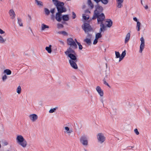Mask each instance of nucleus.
<instances>
[{
    "instance_id": "ddd939ff",
    "label": "nucleus",
    "mask_w": 151,
    "mask_h": 151,
    "mask_svg": "<svg viewBox=\"0 0 151 151\" xmlns=\"http://www.w3.org/2000/svg\"><path fill=\"white\" fill-rule=\"evenodd\" d=\"M9 13L11 19H13L15 18L16 14L13 9H11L9 11Z\"/></svg>"
},
{
    "instance_id": "680f3d73",
    "label": "nucleus",
    "mask_w": 151,
    "mask_h": 151,
    "mask_svg": "<svg viewBox=\"0 0 151 151\" xmlns=\"http://www.w3.org/2000/svg\"><path fill=\"white\" fill-rule=\"evenodd\" d=\"M28 17H29V19H30V20H31V16L30 15H28Z\"/></svg>"
},
{
    "instance_id": "aec40b11",
    "label": "nucleus",
    "mask_w": 151,
    "mask_h": 151,
    "mask_svg": "<svg viewBox=\"0 0 151 151\" xmlns=\"http://www.w3.org/2000/svg\"><path fill=\"white\" fill-rule=\"evenodd\" d=\"M124 0H116L117 3V6L118 8H121L122 6V3L123 2Z\"/></svg>"
},
{
    "instance_id": "423d86ee",
    "label": "nucleus",
    "mask_w": 151,
    "mask_h": 151,
    "mask_svg": "<svg viewBox=\"0 0 151 151\" xmlns=\"http://www.w3.org/2000/svg\"><path fill=\"white\" fill-rule=\"evenodd\" d=\"M98 142L101 144L103 143L106 140V137L102 133H98L96 136Z\"/></svg>"
},
{
    "instance_id": "37998d69",
    "label": "nucleus",
    "mask_w": 151,
    "mask_h": 151,
    "mask_svg": "<svg viewBox=\"0 0 151 151\" xmlns=\"http://www.w3.org/2000/svg\"><path fill=\"white\" fill-rule=\"evenodd\" d=\"M126 55V51L124 50L122 52V54L121 55V56H120L124 58V57Z\"/></svg>"
},
{
    "instance_id": "052dcab7",
    "label": "nucleus",
    "mask_w": 151,
    "mask_h": 151,
    "mask_svg": "<svg viewBox=\"0 0 151 151\" xmlns=\"http://www.w3.org/2000/svg\"><path fill=\"white\" fill-rule=\"evenodd\" d=\"M144 7L145 9H147L148 8V6L147 5H146L144 6Z\"/></svg>"
},
{
    "instance_id": "f03ea898",
    "label": "nucleus",
    "mask_w": 151,
    "mask_h": 151,
    "mask_svg": "<svg viewBox=\"0 0 151 151\" xmlns=\"http://www.w3.org/2000/svg\"><path fill=\"white\" fill-rule=\"evenodd\" d=\"M17 142L22 147L25 148L27 145V142L23 137L21 135H18L16 138Z\"/></svg>"
},
{
    "instance_id": "338daca9",
    "label": "nucleus",
    "mask_w": 151,
    "mask_h": 151,
    "mask_svg": "<svg viewBox=\"0 0 151 151\" xmlns=\"http://www.w3.org/2000/svg\"><path fill=\"white\" fill-rule=\"evenodd\" d=\"M131 147V148H133V147H133V146H131V147Z\"/></svg>"
},
{
    "instance_id": "e2e57ef3",
    "label": "nucleus",
    "mask_w": 151,
    "mask_h": 151,
    "mask_svg": "<svg viewBox=\"0 0 151 151\" xmlns=\"http://www.w3.org/2000/svg\"><path fill=\"white\" fill-rule=\"evenodd\" d=\"M84 151H88L85 148H84Z\"/></svg>"
},
{
    "instance_id": "0eeeda50",
    "label": "nucleus",
    "mask_w": 151,
    "mask_h": 151,
    "mask_svg": "<svg viewBox=\"0 0 151 151\" xmlns=\"http://www.w3.org/2000/svg\"><path fill=\"white\" fill-rule=\"evenodd\" d=\"M80 142L85 146H87L88 145V139L87 137L85 136H83L81 137Z\"/></svg>"
},
{
    "instance_id": "cd10ccee",
    "label": "nucleus",
    "mask_w": 151,
    "mask_h": 151,
    "mask_svg": "<svg viewBox=\"0 0 151 151\" xmlns=\"http://www.w3.org/2000/svg\"><path fill=\"white\" fill-rule=\"evenodd\" d=\"M88 6L91 8V9L93 8V5L92 3L91 0H88Z\"/></svg>"
},
{
    "instance_id": "c9c22d12",
    "label": "nucleus",
    "mask_w": 151,
    "mask_h": 151,
    "mask_svg": "<svg viewBox=\"0 0 151 151\" xmlns=\"http://www.w3.org/2000/svg\"><path fill=\"white\" fill-rule=\"evenodd\" d=\"M45 12L46 15H48L50 13V11L49 10L46 8L45 9Z\"/></svg>"
},
{
    "instance_id": "2eb2a0df",
    "label": "nucleus",
    "mask_w": 151,
    "mask_h": 151,
    "mask_svg": "<svg viewBox=\"0 0 151 151\" xmlns=\"http://www.w3.org/2000/svg\"><path fill=\"white\" fill-rule=\"evenodd\" d=\"M61 13H62L58 12L56 14L55 19L58 22H60L62 20V17Z\"/></svg>"
},
{
    "instance_id": "f704fd0d",
    "label": "nucleus",
    "mask_w": 151,
    "mask_h": 151,
    "mask_svg": "<svg viewBox=\"0 0 151 151\" xmlns=\"http://www.w3.org/2000/svg\"><path fill=\"white\" fill-rule=\"evenodd\" d=\"M21 88L20 86H19L17 89V92L18 94H20L21 92Z\"/></svg>"
},
{
    "instance_id": "4be33fe9",
    "label": "nucleus",
    "mask_w": 151,
    "mask_h": 151,
    "mask_svg": "<svg viewBox=\"0 0 151 151\" xmlns=\"http://www.w3.org/2000/svg\"><path fill=\"white\" fill-rule=\"evenodd\" d=\"M84 42L88 45H91V39L89 38H86L84 40Z\"/></svg>"
},
{
    "instance_id": "4d7b16f0",
    "label": "nucleus",
    "mask_w": 151,
    "mask_h": 151,
    "mask_svg": "<svg viewBox=\"0 0 151 151\" xmlns=\"http://www.w3.org/2000/svg\"><path fill=\"white\" fill-rule=\"evenodd\" d=\"M119 61H120L122 60L124 58H123L121 56H120V57H119Z\"/></svg>"
},
{
    "instance_id": "1a4fd4ad",
    "label": "nucleus",
    "mask_w": 151,
    "mask_h": 151,
    "mask_svg": "<svg viewBox=\"0 0 151 151\" xmlns=\"http://www.w3.org/2000/svg\"><path fill=\"white\" fill-rule=\"evenodd\" d=\"M77 62V60L74 61L70 60L69 61L71 67L75 69H77L78 68V66L76 63Z\"/></svg>"
},
{
    "instance_id": "f3484780",
    "label": "nucleus",
    "mask_w": 151,
    "mask_h": 151,
    "mask_svg": "<svg viewBox=\"0 0 151 151\" xmlns=\"http://www.w3.org/2000/svg\"><path fill=\"white\" fill-rule=\"evenodd\" d=\"M109 79V78L108 76L107 75L105 76V77L103 79V83L105 85L107 86L109 88H110V86L109 85V84L106 82V81H108Z\"/></svg>"
},
{
    "instance_id": "473e14b6",
    "label": "nucleus",
    "mask_w": 151,
    "mask_h": 151,
    "mask_svg": "<svg viewBox=\"0 0 151 151\" xmlns=\"http://www.w3.org/2000/svg\"><path fill=\"white\" fill-rule=\"evenodd\" d=\"M35 2L39 6H42L43 4L42 1H38V0H35Z\"/></svg>"
},
{
    "instance_id": "b1692460",
    "label": "nucleus",
    "mask_w": 151,
    "mask_h": 151,
    "mask_svg": "<svg viewBox=\"0 0 151 151\" xmlns=\"http://www.w3.org/2000/svg\"><path fill=\"white\" fill-rule=\"evenodd\" d=\"M52 45H50L48 47H45V50L49 53H51L52 52Z\"/></svg>"
},
{
    "instance_id": "a878e982",
    "label": "nucleus",
    "mask_w": 151,
    "mask_h": 151,
    "mask_svg": "<svg viewBox=\"0 0 151 151\" xmlns=\"http://www.w3.org/2000/svg\"><path fill=\"white\" fill-rule=\"evenodd\" d=\"M41 29L42 30H44L46 28H49V26L47 25L44 24H41Z\"/></svg>"
},
{
    "instance_id": "6ab92c4d",
    "label": "nucleus",
    "mask_w": 151,
    "mask_h": 151,
    "mask_svg": "<svg viewBox=\"0 0 151 151\" xmlns=\"http://www.w3.org/2000/svg\"><path fill=\"white\" fill-rule=\"evenodd\" d=\"M100 28L99 31L100 32H104L106 30V26L104 25V23H100Z\"/></svg>"
},
{
    "instance_id": "69168bd1",
    "label": "nucleus",
    "mask_w": 151,
    "mask_h": 151,
    "mask_svg": "<svg viewBox=\"0 0 151 151\" xmlns=\"http://www.w3.org/2000/svg\"><path fill=\"white\" fill-rule=\"evenodd\" d=\"M141 4H142V5H143V3H142V0H141Z\"/></svg>"
},
{
    "instance_id": "393cba45",
    "label": "nucleus",
    "mask_w": 151,
    "mask_h": 151,
    "mask_svg": "<svg viewBox=\"0 0 151 151\" xmlns=\"http://www.w3.org/2000/svg\"><path fill=\"white\" fill-rule=\"evenodd\" d=\"M57 33L59 34H62L64 36H67L68 35V33L64 31H59Z\"/></svg>"
},
{
    "instance_id": "ea45409f",
    "label": "nucleus",
    "mask_w": 151,
    "mask_h": 151,
    "mask_svg": "<svg viewBox=\"0 0 151 151\" xmlns=\"http://www.w3.org/2000/svg\"><path fill=\"white\" fill-rule=\"evenodd\" d=\"M116 58H118L120 56V53L119 52L117 51H115Z\"/></svg>"
},
{
    "instance_id": "412c9836",
    "label": "nucleus",
    "mask_w": 151,
    "mask_h": 151,
    "mask_svg": "<svg viewBox=\"0 0 151 151\" xmlns=\"http://www.w3.org/2000/svg\"><path fill=\"white\" fill-rule=\"evenodd\" d=\"M130 33H128L126 36L125 40V43H126L127 42H128L130 38Z\"/></svg>"
},
{
    "instance_id": "7c9ffc66",
    "label": "nucleus",
    "mask_w": 151,
    "mask_h": 151,
    "mask_svg": "<svg viewBox=\"0 0 151 151\" xmlns=\"http://www.w3.org/2000/svg\"><path fill=\"white\" fill-rule=\"evenodd\" d=\"M18 20V23L19 24V25L21 27L23 26V24L22 22V20L21 19L18 18H17Z\"/></svg>"
},
{
    "instance_id": "f257e3e1",
    "label": "nucleus",
    "mask_w": 151,
    "mask_h": 151,
    "mask_svg": "<svg viewBox=\"0 0 151 151\" xmlns=\"http://www.w3.org/2000/svg\"><path fill=\"white\" fill-rule=\"evenodd\" d=\"M54 5L56 6L58 12L63 13L66 11V8L64 6V3L58 0H52Z\"/></svg>"
},
{
    "instance_id": "2f4dec72",
    "label": "nucleus",
    "mask_w": 151,
    "mask_h": 151,
    "mask_svg": "<svg viewBox=\"0 0 151 151\" xmlns=\"http://www.w3.org/2000/svg\"><path fill=\"white\" fill-rule=\"evenodd\" d=\"M145 45H140V50H139V52L142 53L144 49V48Z\"/></svg>"
},
{
    "instance_id": "a211bd4d",
    "label": "nucleus",
    "mask_w": 151,
    "mask_h": 151,
    "mask_svg": "<svg viewBox=\"0 0 151 151\" xmlns=\"http://www.w3.org/2000/svg\"><path fill=\"white\" fill-rule=\"evenodd\" d=\"M29 117L30 119L33 122L35 121L37 119V115L35 114L30 115Z\"/></svg>"
},
{
    "instance_id": "e433bc0d",
    "label": "nucleus",
    "mask_w": 151,
    "mask_h": 151,
    "mask_svg": "<svg viewBox=\"0 0 151 151\" xmlns=\"http://www.w3.org/2000/svg\"><path fill=\"white\" fill-rule=\"evenodd\" d=\"M83 17L84 19L85 20H87L89 18V16L88 15H86L85 14H83Z\"/></svg>"
},
{
    "instance_id": "13d9d810",
    "label": "nucleus",
    "mask_w": 151,
    "mask_h": 151,
    "mask_svg": "<svg viewBox=\"0 0 151 151\" xmlns=\"http://www.w3.org/2000/svg\"><path fill=\"white\" fill-rule=\"evenodd\" d=\"M85 13H90V12L88 10H86L85 11Z\"/></svg>"
},
{
    "instance_id": "6e6552de",
    "label": "nucleus",
    "mask_w": 151,
    "mask_h": 151,
    "mask_svg": "<svg viewBox=\"0 0 151 151\" xmlns=\"http://www.w3.org/2000/svg\"><path fill=\"white\" fill-rule=\"evenodd\" d=\"M83 28L85 32H88L92 30V28L90 24L87 23H85Z\"/></svg>"
},
{
    "instance_id": "09e8293b",
    "label": "nucleus",
    "mask_w": 151,
    "mask_h": 151,
    "mask_svg": "<svg viewBox=\"0 0 151 151\" xmlns=\"http://www.w3.org/2000/svg\"><path fill=\"white\" fill-rule=\"evenodd\" d=\"M98 39L95 38V40H94L93 41V44L96 45L97 44V43L98 42Z\"/></svg>"
},
{
    "instance_id": "7ed1b4c3",
    "label": "nucleus",
    "mask_w": 151,
    "mask_h": 151,
    "mask_svg": "<svg viewBox=\"0 0 151 151\" xmlns=\"http://www.w3.org/2000/svg\"><path fill=\"white\" fill-rule=\"evenodd\" d=\"M97 18V23L98 24L104 23L105 21V17L103 13L97 15H93L92 17V19H94Z\"/></svg>"
},
{
    "instance_id": "49530a36",
    "label": "nucleus",
    "mask_w": 151,
    "mask_h": 151,
    "mask_svg": "<svg viewBox=\"0 0 151 151\" xmlns=\"http://www.w3.org/2000/svg\"><path fill=\"white\" fill-rule=\"evenodd\" d=\"M57 27L58 28H60L63 27V26L61 24H57Z\"/></svg>"
},
{
    "instance_id": "5701e85b",
    "label": "nucleus",
    "mask_w": 151,
    "mask_h": 151,
    "mask_svg": "<svg viewBox=\"0 0 151 151\" xmlns=\"http://www.w3.org/2000/svg\"><path fill=\"white\" fill-rule=\"evenodd\" d=\"M62 19L64 21H68L69 19V17L68 15H64L62 16Z\"/></svg>"
},
{
    "instance_id": "c03bdc74",
    "label": "nucleus",
    "mask_w": 151,
    "mask_h": 151,
    "mask_svg": "<svg viewBox=\"0 0 151 151\" xmlns=\"http://www.w3.org/2000/svg\"><path fill=\"white\" fill-rule=\"evenodd\" d=\"M101 1L104 4H107L108 2V0H101Z\"/></svg>"
},
{
    "instance_id": "a18cd8bd",
    "label": "nucleus",
    "mask_w": 151,
    "mask_h": 151,
    "mask_svg": "<svg viewBox=\"0 0 151 151\" xmlns=\"http://www.w3.org/2000/svg\"><path fill=\"white\" fill-rule=\"evenodd\" d=\"M77 44L78 45L79 49L81 50L82 49L83 47L82 45L80 43L77 42Z\"/></svg>"
},
{
    "instance_id": "864d4df0",
    "label": "nucleus",
    "mask_w": 151,
    "mask_h": 151,
    "mask_svg": "<svg viewBox=\"0 0 151 151\" xmlns=\"http://www.w3.org/2000/svg\"><path fill=\"white\" fill-rule=\"evenodd\" d=\"M59 41L61 44L63 45H64V43L63 41L62 40H59Z\"/></svg>"
},
{
    "instance_id": "9d476101",
    "label": "nucleus",
    "mask_w": 151,
    "mask_h": 151,
    "mask_svg": "<svg viewBox=\"0 0 151 151\" xmlns=\"http://www.w3.org/2000/svg\"><path fill=\"white\" fill-rule=\"evenodd\" d=\"M96 89L99 94L100 96L102 97L104 95L103 91L101 89L100 86H97L96 87Z\"/></svg>"
},
{
    "instance_id": "6e6d98bb",
    "label": "nucleus",
    "mask_w": 151,
    "mask_h": 151,
    "mask_svg": "<svg viewBox=\"0 0 151 151\" xmlns=\"http://www.w3.org/2000/svg\"><path fill=\"white\" fill-rule=\"evenodd\" d=\"M134 21L135 22H137V18L136 17H134L133 19Z\"/></svg>"
},
{
    "instance_id": "f8f14e48",
    "label": "nucleus",
    "mask_w": 151,
    "mask_h": 151,
    "mask_svg": "<svg viewBox=\"0 0 151 151\" xmlns=\"http://www.w3.org/2000/svg\"><path fill=\"white\" fill-rule=\"evenodd\" d=\"M104 23L106 24V26L108 27H110L112 25L113 22L111 20L108 19L105 21Z\"/></svg>"
},
{
    "instance_id": "c756f323",
    "label": "nucleus",
    "mask_w": 151,
    "mask_h": 151,
    "mask_svg": "<svg viewBox=\"0 0 151 151\" xmlns=\"http://www.w3.org/2000/svg\"><path fill=\"white\" fill-rule=\"evenodd\" d=\"M101 33V32H100V31H99V33H96V35L95 38L98 39L99 38L101 37H102V35Z\"/></svg>"
},
{
    "instance_id": "c85d7f7f",
    "label": "nucleus",
    "mask_w": 151,
    "mask_h": 151,
    "mask_svg": "<svg viewBox=\"0 0 151 151\" xmlns=\"http://www.w3.org/2000/svg\"><path fill=\"white\" fill-rule=\"evenodd\" d=\"M6 41V39H4L3 37L0 35V43H4Z\"/></svg>"
},
{
    "instance_id": "58836bf2",
    "label": "nucleus",
    "mask_w": 151,
    "mask_h": 151,
    "mask_svg": "<svg viewBox=\"0 0 151 151\" xmlns=\"http://www.w3.org/2000/svg\"><path fill=\"white\" fill-rule=\"evenodd\" d=\"M140 40L141 41L140 45H145V40L143 37H141L140 38Z\"/></svg>"
},
{
    "instance_id": "8fccbe9b",
    "label": "nucleus",
    "mask_w": 151,
    "mask_h": 151,
    "mask_svg": "<svg viewBox=\"0 0 151 151\" xmlns=\"http://www.w3.org/2000/svg\"><path fill=\"white\" fill-rule=\"evenodd\" d=\"M134 132L137 135H138L139 134V132L138 131L137 129H134Z\"/></svg>"
},
{
    "instance_id": "a19ab883",
    "label": "nucleus",
    "mask_w": 151,
    "mask_h": 151,
    "mask_svg": "<svg viewBox=\"0 0 151 151\" xmlns=\"http://www.w3.org/2000/svg\"><path fill=\"white\" fill-rule=\"evenodd\" d=\"M7 76L6 75H4L2 77V80L4 82L5 81H6V80L7 79Z\"/></svg>"
},
{
    "instance_id": "79ce46f5",
    "label": "nucleus",
    "mask_w": 151,
    "mask_h": 151,
    "mask_svg": "<svg viewBox=\"0 0 151 151\" xmlns=\"http://www.w3.org/2000/svg\"><path fill=\"white\" fill-rule=\"evenodd\" d=\"M55 8L52 9H51L50 10V12L52 14V17H54V15H53V14L55 12Z\"/></svg>"
},
{
    "instance_id": "bf43d9fd",
    "label": "nucleus",
    "mask_w": 151,
    "mask_h": 151,
    "mask_svg": "<svg viewBox=\"0 0 151 151\" xmlns=\"http://www.w3.org/2000/svg\"><path fill=\"white\" fill-rule=\"evenodd\" d=\"M97 3H98L99 2L101 1V0H94Z\"/></svg>"
},
{
    "instance_id": "72a5a7b5",
    "label": "nucleus",
    "mask_w": 151,
    "mask_h": 151,
    "mask_svg": "<svg viewBox=\"0 0 151 151\" xmlns=\"http://www.w3.org/2000/svg\"><path fill=\"white\" fill-rule=\"evenodd\" d=\"M140 24V23L139 22H137L136 28L138 31H139Z\"/></svg>"
},
{
    "instance_id": "603ef678",
    "label": "nucleus",
    "mask_w": 151,
    "mask_h": 151,
    "mask_svg": "<svg viewBox=\"0 0 151 151\" xmlns=\"http://www.w3.org/2000/svg\"><path fill=\"white\" fill-rule=\"evenodd\" d=\"M5 33V32L0 28V34H3Z\"/></svg>"
},
{
    "instance_id": "39448f33",
    "label": "nucleus",
    "mask_w": 151,
    "mask_h": 151,
    "mask_svg": "<svg viewBox=\"0 0 151 151\" xmlns=\"http://www.w3.org/2000/svg\"><path fill=\"white\" fill-rule=\"evenodd\" d=\"M95 10L93 15H96L99 14H101L103 10V8L101 6L98 4L95 6Z\"/></svg>"
},
{
    "instance_id": "4468645a",
    "label": "nucleus",
    "mask_w": 151,
    "mask_h": 151,
    "mask_svg": "<svg viewBox=\"0 0 151 151\" xmlns=\"http://www.w3.org/2000/svg\"><path fill=\"white\" fill-rule=\"evenodd\" d=\"M65 131H64L65 133L68 134L69 136L70 135V134L73 132V130L70 129L68 127H64Z\"/></svg>"
},
{
    "instance_id": "9b49d317",
    "label": "nucleus",
    "mask_w": 151,
    "mask_h": 151,
    "mask_svg": "<svg viewBox=\"0 0 151 151\" xmlns=\"http://www.w3.org/2000/svg\"><path fill=\"white\" fill-rule=\"evenodd\" d=\"M71 47H69L68 48L67 50L65 52V53L66 55H68L70 54H73L75 53V51Z\"/></svg>"
},
{
    "instance_id": "3c124183",
    "label": "nucleus",
    "mask_w": 151,
    "mask_h": 151,
    "mask_svg": "<svg viewBox=\"0 0 151 151\" xmlns=\"http://www.w3.org/2000/svg\"><path fill=\"white\" fill-rule=\"evenodd\" d=\"M72 14H73L72 18L73 19L75 18L76 17V15L74 12H72Z\"/></svg>"
},
{
    "instance_id": "bb28decb",
    "label": "nucleus",
    "mask_w": 151,
    "mask_h": 151,
    "mask_svg": "<svg viewBox=\"0 0 151 151\" xmlns=\"http://www.w3.org/2000/svg\"><path fill=\"white\" fill-rule=\"evenodd\" d=\"M4 72L6 73L7 75H10L12 73V72L11 70L8 69L5 70L4 71Z\"/></svg>"
},
{
    "instance_id": "5fc2aeb1",
    "label": "nucleus",
    "mask_w": 151,
    "mask_h": 151,
    "mask_svg": "<svg viewBox=\"0 0 151 151\" xmlns=\"http://www.w3.org/2000/svg\"><path fill=\"white\" fill-rule=\"evenodd\" d=\"M3 144L4 145H6L8 144V143L6 141H4L3 142Z\"/></svg>"
},
{
    "instance_id": "0e129e2a",
    "label": "nucleus",
    "mask_w": 151,
    "mask_h": 151,
    "mask_svg": "<svg viewBox=\"0 0 151 151\" xmlns=\"http://www.w3.org/2000/svg\"><path fill=\"white\" fill-rule=\"evenodd\" d=\"M75 40L76 41V43H77V42H78L77 41V40H76V39H75Z\"/></svg>"
},
{
    "instance_id": "774afa93",
    "label": "nucleus",
    "mask_w": 151,
    "mask_h": 151,
    "mask_svg": "<svg viewBox=\"0 0 151 151\" xmlns=\"http://www.w3.org/2000/svg\"><path fill=\"white\" fill-rule=\"evenodd\" d=\"M101 101H102V103H103V100H102Z\"/></svg>"
},
{
    "instance_id": "4c0bfd02",
    "label": "nucleus",
    "mask_w": 151,
    "mask_h": 151,
    "mask_svg": "<svg viewBox=\"0 0 151 151\" xmlns=\"http://www.w3.org/2000/svg\"><path fill=\"white\" fill-rule=\"evenodd\" d=\"M57 108V107H56L53 109H51L49 111V113H52L54 112L55 111Z\"/></svg>"
},
{
    "instance_id": "de8ad7c7",
    "label": "nucleus",
    "mask_w": 151,
    "mask_h": 151,
    "mask_svg": "<svg viewBox=\"0 0 151 151\" xmlns=\"http://www.w3.org/2000/svg\"><path fill=\"white\" fill-rule=\"evenodd\" d=\"M92 35L88 33L86 36V38H89L91 39L92 37Z\"/></svg>"
},
{
    "instance_id": "20e7f679",
    "label": "nucleus",
    "mask_w": 151,
    "mask_h": 151,
    "mask_svg": "<svg viewBox=\"0 0 151 151\" xmlns=\"http://www.w3.org/2000/svg\"><path fill=\"white\" fill-rule=\"evenodd\" d=\"M67 43L73 49H75L77 48V46L73 39L72 38H69L67 40Z\"/></svg>"
},
{
    "instance_id": "dca6fc26",
    "label": "nucleus",
    "mask_w": 151,
    "mask_h": 151,
    "mask_svg": "<svg viewBox=\"0 0 151 151\" xmlns=\"http://www.w3.org/2000/svg\"><path fill=\"white\" fill-rule=\"evenodd\" d=\"M67 56L70 58V59L69 60V61L70 60L74 61L77 60L76 57L73 54H70L69 55H67Z\"/></svg>"
}]
</instances>
